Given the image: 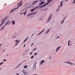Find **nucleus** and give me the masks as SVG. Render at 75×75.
Returning a JSON list of instances; mask_svg holds the SVG:
<instances>
[{"label":"nucleus","mask_w":75,"mask_h":75,"mask_svg":"<svg viewBox=\"0 0 75 75\" xmlns=\"http://www.w3.org/2000/svg\"><path fill=\"white\" fill-rule=\"evenodd\" d=\"M52 14L51 15H50L49 17L48 18V19L47 20V23H49V22H50V21L51 19V18H52Z\"/></svg>","instance_id":"obj_1"},{"label":"nucleus","mask_w":75,"mask_h":75,"mask_svg":"<svg viewBox=\"0 0 75 75\" xmlns=\"http://www.w3.org/2000/svg\"><path fill=\"white\" fill-rule=\"evenodd\" d=\"M24 68H27V65H25L24 67Z\"/></svg>","instance_id":"obj_20"},{"label":"nucleus","mask_w":75,"mask_h":75,"mask_svg":"<svg viewBox=\"0 0 75 75\" xmlns=\"http://www.w3.org/2000/svg\"><path fill=\"white\" fill-rule=\"evenodd\" d=\"M27 10L26 11L25 13H27Z\"/></svg>","instance_id":"obj_63"},{"label":"nucleus","mask_w":75,"mask_h":75,"mask_svg":"<svg viewBox=\"0 0 75 75\" xmlns=\"http://www.w3.org/2000/svg\"><path fill=\"white\" fill-rule=\"evenodd\" d=\"M16 36H13V37H12V39H13V38H16Z\"/></svg>","instance_id":"obj_27"},{"label":"nucleus","mask_w":75,"mask_h":75,"mask_svg":"<svg viewBox=\"0 0 75 75\" xmlns=\"http://www.w3.org/2000/svg\"><path fill=\"white\" fill-rule=\"evenodd\" d=\"M33 15L34 14H37V12H33Z\"/></svg>","instance_id":"obj_31"},{"label":"nucleus","mask_w":75,"mask_h":75,"mask_svg":"<svg viewBox=\"0 0 75 75\" xmlns=\"http://www.w3.org/2000/svg\"><path fill=\"white\" fill-rule=\"evenodd\" d=\"M33 5H34V4H35V3H34V2H33Z\"/></svg>","instance_id":"obj_40"},{"label":"nucleus","mask_w":75,"mask_h":75,"mask_svg":"<svg viewBox=\"0 0 75 75\" xmlns=\"http://www.w3.org/2000/svg\"><path fill=\"white\" fill-rule=\"evenodd\" d=\"M48 10V8H46L45 9V10Z\"/></svg>","instance_id":"obj_56"},{"label":"nucleus","mask_w":75,"mask_h":75,"mask_svg":"<svg viewBox=\"0 0 75 75\" xmlns=\"http://www.w3.org/2000/svg\"><path fill=\"white\" fill-rule=\"evenodd\" d=\"M66 17L67 16H66L65 17V18H64V20H65V18H66Z\"/></svg>","instance_id":"obj_54"},{"label":"nucleus","mask_w":75,"mask_h":75,"mask_svg":"<svg viewBox=\"0 0 75 75\" xmlns=\"http://www.w3.org/2000/svg\"><path fill=\"white\" fill-rule=\"evenodd\" d=\"M37 49V47H36L35 48V49H34L33 51H35V50L36 49Z\"/></svg>","instance_id":"obj_42"},{"label":"nucleus","mask_w":75,"mask_h":75,"mask_svg":"<svg viewBox=\"0 0 75 75\" xmlns=\"http://www.w3.org/2000/svg\"><path fill=\"white\" fill-rule=\"evenodd\" d=\"M18 44V42L17 43H16V44H15V46H16V45H17V44Z\"/></svg>","instance_id":"obj_37"},{"label":"nucleus","mask_w":75,"mask_h":75,"mask_svg":"<svg viewBox=\"0 0 75 75\" xmlns=\"http://www.w3.org/2000/svg\"><path fill=\"white\" fill-rule=\"evenodd\" d=\"M68 0H66V1H68Z\"/></svg>","instance_id":"obj_61"},{"label":"nucleus","mask_w":75,"mask_h":75,"mask_svg":"<svg viewBox=\"0 0 75 75\" xmlns=\"http://www.w3.org/2000/svg\"><path fill=\"white\" fill-rule=\"evenodd\" d=\"M20 75H24V74H20Z\"/></svg>","instance_id":"obj_47"},{"label":"nucleus","mask_w":75,"mask_h":75,"mask_svg":"<svg viewBox=\"0 0 75 75\" xmlns=\"http://www.w3.org/2000/svg\"><path fill=\"white\" fill-rule=\"evenodd\" d=\"M52 58V56H51L49 57V59H50V60Z\"/></svg>","instance_id":"obj_24"},{"label":"nucleus","mask_w":75,"mask_h":75,"mask_svg":"<svg viewBox=\"0 0 75 75\" xmlns=\"http://www.w3.org/2000/svg\"><path fill=\"white\" fill-rule=\"evenodd\" d=\"M70 44V41H69L68 42V45H69Z\"/></svg>","instance_id":"obj_30"},{"label":"nucleus","mask_w":75,"mask_h":75,"mask_svg":"<svg viewBox=\"0 0 75 75\" xmlns=\"http://www.w3.org/2000/svg\"><path fill=\"white\" fill-rule=\"evenodd\" d=\"M23 13V14H24V15H25V14H26V12H24Z\"/></svg>","instance_id":"obj_38"},{"label":"nucleus","mask_w":75,"mask_h":75,"mask_svg":"<svg viewBox=\"0 0 75 75\" xmlns=\"http://www.w3.org/2000/svg\"><path fill=\"white\" fill-rule=\"evenodd\" d=\"M40 8L39 6L36 7V9H37V8Z\"/></svg>","instance_id":"obj_25"},{"label":"nucleus","mask_w":75,"mask_h":75,"mask_svg":"<svg viewBox=\"0 0 75 75\" xmlns=\"http://www.w3.org/2000/svg\"><path fill=\"white\" fill-rule=\"evenodd\" d=\"M15 42H18V40H16L15 41Z\"/></svg>","instance_id":"obj_39"},{"label":"nucleus","mask_w":75,"mask_h":75,"mask_svg":"<svg viewBox=\"0 0 75 75\" xmlns=\"http://www.w3.org/2000/svg\"><path fill=\"white\" fill-rule=\"evenodd\" d=\"M71 45H72V44H69V45H68V46H70Z\"/></svg>","instance_id":"obj_44"},{"label":"nucleus","mask_w":75,"mask_h":75,"mask_svg":"<svg viewBox=\"0 0 75 75\" xmlns=\"http://www.w3.org/2000/svg\"><path fill=\"white\" fill-rule=\"evenodd\" d=\"M33 54V52H32L30 53V55H31V54Z\"/></svg>","instance_id":"obj_51"},{"label":"nucleus","mask_w":75,"mask_h":75,"mask_svg":"<svg viewBox=\"0 0 75 75\" xmlns=\"http://www.w3.org/2000/svg\"><path fill=\"white\" fill-rule=\"evenodd\" d=\"M6 19H4L1 21V23L0 25V27H1V26L3 25V24H4V23H5L6 21Z\"/></svg>","instance_id":"obj_2"},{"label":"nucleus","mask_w":75,"mask_h":75,"mask_svg":"<svg viewBox=\"0 0 75 75\" xmlns=\"http://www.w3.org/2000/svg\"><path fill=\"white\" fill-rule=\"evenodd\" d=\"M37 54H38L37 53H35L34 54V55L35 56V55H37Z\"/></svg>","instance_id":"obj_22"},{"label":"nucleus","mask_w":75,"mask_h":75,"mask_svg":"<svg viewBox=\"0 0 75 75\" xmlns=\"http://www.w3.org/2000/svg\"><path fill=\"white\" fill-rule=\"evenodd\" d=\"M12 23L13 25H15V21H12Z\"/></svg>","instance_id":"obj_16"},{"label":"nucleus","mask_w":75,"mask_h":75,"mask_svg":"<svg viewBox=\"0 0 75 75\" xmlns=\"http://www.w3.org/2000/svg\"><path fill=\"white\" fill-rule=\"evenodd\" d=\"M6 50V49H5V50H4L5 51Z\"/></svg>","instance_id":"obj_64"},{"label":"nucleus","mask_w":75,"mask_h":75,"mask_svg":"<svg viewBox=\"0 0 75 75\" xmlns=\"http://www.w3.org/2000/svg\"><path fill=\"white\" fill-rule=\"evenodd\" d=\"M31 16V13L28 14L27 15V17H28L29 16Z\"/></svg>","instance_id":"obj_18"},{"label":"nucleus","mask_w":75,"mask_h":75,"mask_svg":"<svg viewBox=\"0 0 75 75\" xmlns=\"http://www.w3.org/2000/svg\"><path fill=\"white\" fill-rule=\"evenodd\" d=\"M22 72H23V73L24 74H25V73L26 72V71H25V70H22Z\"/></svg>","instance_id":"obj_17"},{"label":"nucleus","mask_w":75,"mask_h":75,"mask_svg":"<svg viewBox=\"0 0 75 75\" xmlns=\"http://www.w3.org/2000/svg\"><path fill=\"white\" fill-rule=\"evenodd\" d=\"M31 10V12H33V11H34V9L33 8L32 10Z\"/></svg>","instance_id":"obj_21"},{"label":"nucleus","mask_w":75,"mask_h":75,"mask_svg":"<svg viewBox=\"0 0 75 75\" xmlns=\"http://www.w3.org/2000/svg\"><path fill=\"white\" fill-rule=\"evenodd\" d=\"M18 8V7L16 8H14L13 9H12V10L11 11V13H13V11H15V10H16V9H17V8Z\"/></svg>","instance_id":"obj_10"},{"label":"nucleus","mask_w":75,"mask_h":75,"mask_svg":"<svg viewBox=\"0 0 75 75\" xmlns=\"http://www.w3.org/2000/svg\"><path fill=\"white\" fill-rule=\"evenodd\" d=\"M44 30H45V29H44L42 30L39 33L38 35H40V34H41V33H42V32H43V31H44Z\"/></svg>","instance_id":"obj_13"},{"label":"nucleus","mask_w":75,"mask_h":75,"mask_svg":"<svg viewBox=\"0 0 75 75\" xmlns=\"http://www.w3.org/2000/svg\"><path fill=\"white\" fill-rule=\"evenodd\" d=\"M27 39H26L25 40V41H27Z\"/></svg>","instance_id":"obj_49"},{"label":"nucleus","mask_w":75,"mask_h":75,"mask_svg":"<svg viewBox=\"0 0 75 75\" xmlns=\"http://www.w3.org/2000/svg\"><path fill=\"white\" fill-rule=\"evenodd\" d=\"M62 1H61V3H60V6H58V8H59V7H61V6H62V3H63V2Z\"/></svg>","instance_id":"obj_12"},{"label":"nucleus","mask_w":75,"mask_h":75,"mask_svg":"<svg viewBox=\"0 0 75 75\" xmlns=\"http://www.w3.org/2000/svg\"><path fill=\"white\" fill-rule=\"evenodd\" d=\"M40 1H41V3H42V1H41V0Z\"/></svg>","instance_id":"obj_58"},{"label":"nucleus","mask_w":75,"mask_h":75,"mask_svg":"<svg viewBox=\"0 0 75 75\" xmlns=\"http://www.w3.org/2000/svg\"><path fill=\"white\" fill-rule=\"evenodd\" d=\"M10 22H9L8 23V24H10Z\"/></svg>","instance_id":"obj_59"},{"label":"nucleus","mask_w":75,"mask_h":75,"mask_svg":"<svg viewBox=\"0 0 75 75\" xmlns=\"http://www.w3.org/2000/svg\"><path fill=\"white\" fill-rule=\"evenodd\" d=\"M50 30H51V29H49L48 30H47L46 32V34H47L48 32H49V31H50Z\"/></svg>","instance_id":"obj_19"},{"label":"nucleus","mask_w":75,"mask_h":75,"mask_svg":"<svg viewBox=\"0 0 75 75\" xmlns=\"http://www.w3.org/2000/svg\"><path fill=\"white\" fill-rule=\"evenodd\" d=\"M33 9H34V10H36V9H37L36 7L33 8Z\"/></svg>","instance_id":"obj_35"},{"label":"nucleus","mask_w":75,"mask_h":75,"mask_svg":"<svg viewBox=\"0 0 75 75\" xmlns=\"http://www.w3.org/2000/svg\"><path fill=\"white\" fill-rule=\"evenodd\" d=\"M35 3H38V1H36L35 2H34Z\"/></svg>","instance_id":"obj_34"},{"label":"nucleus","mask_w":75,"mask_h":75,"mask_svg":"<svg viewBox=\"0 0 75 75\" xmlns=\"http://www.w3.org/2000/svg\"><path fill=\"white\" fill-rule=\"evenodd\" d=\"M34 34H33L32 35L33 36V35H34Z\"/></svg>","instance_id":"obj_62"},{"label":"nucleus","mask_w":75,"mask_h":75,"mask_svg":"<svg viewBox=\"0 0 75 75\" xmlns=\"http://www.w3.org/2000/svg\"><path fill=\"white\" fill-rule=\"evenodd\" d=\"M22 64L21 63H20L19 64V65H18L17 67H16V69H17V68H18V67L20 66V65H21Z\"/></svg>","instance_id":"obj_14"},{"label":"nucleus","mask_w":75,"mask_h":75,"mask_svg":"<svg viewBox=\"0 0 75 75\" xmlns=\"http://www.w3.org/2000/svg\"><path fill=\"white\" fill-rule=\"evenodd\" d=\"M25 40H24V41H23V42L24 43L25 42Z\"/></svg>","instance_id":"obj_60"},{"label":"nucleus","mask_w":75,"mask_h":75,"mask_svg":"<svg viewBox=\"0 0 75 75\" xmlns=\"http://www.w3.org/2000/svg\"><path fill=\"white\" fill-rule=\"evenodd\" d=\"M42 2H41L39 4V6H41V5H42Z\"/></svg>","instance_id":"obj_29"},{"label":"nucleus","mask_w":75,"mask_h":75,"mask_svg":"<svg viewBox=\"0 0 75 75\" xmlns=\"http://www.w3.org/2000/svg\"><path fill=\"white\" fill-rule=\"evenodd\" d=\"M45 60H42L41 61V62H40V65H41V64H43V63H44V62H45Z\"/></svg>","instance_id":"obj_11"},{"label":"nucleus","mask_w":75,"mask_h":75,"mask_svg":"<svg viewBox=\"0 0 75 75\" xmlns=\"http://www.w3.org/2000/svg\"><path fill=\"white\" fill-rule=\"evenodd\" d=\"M1 63H2V64H3V62H2Z\"/></svg>","instance_id":"obj_57"},{"label":"nucleus","mask_w":75,"mask_h":75,"mask_svg":"<svg viewBox=\"0 0 75 75\" xmlns=\"http://www.w3.org/2000/svg\"><path fill=\"white\" fill-rule=\"evenodd\" d=\"M72 3H73V4H74L75 3V0H74L72 2Z\"/></svg>","instance_id":"obj_28"},{"label":"nucleus","mask_w":75,"mask_h":75,"mask_svg":"<svg viewBox=\"0 0 75 75\" xmlns=\"http://www.w3.org/2000/svg\"><path fill=\"white\" fill-rule=\"evenodd\" d=\"M64 63H65V64H69V65H74V63H72L71 62H64Z\"/></svg>","instance_id":"obj_6"},{"label":"nucleus","mask_w":75,"mask_h":75,"mask_svg":"<svg viewBox=\"0 0 75 75\" xmlns=\"http://www.w3.org/2000/svg\"><path fill=\"white\" fill-rule=\"evenodd\" d=\"M59 10V8H58L57 9L56 12H57V11H58Z\"/></svg>","instance_id":"obj_26"},{"label":"nucleus","mask_w":75,"mask_h":75,"mask_svg":"<svg viewBox=\"0 0 75 75\" xmlns=\"http://www.w3.org/2000/svg\"><path fill=\"white\" fill-rule=\"evenodd\" d=\"M39 21H43L42 19V18H40L39 20Z\"/></svg>","instance_id":"obj_23"},{"label":"nucleus","mask_w":75,"mask_h":75,"mask_svg":"<svg viewBox=\"0 0 75 75\" xmlns=\"http://www.w3.org/2000/svg\"><path fill=\"white\" fill-rule=\"evenodd\" d=\"M33 5H34V4H35V3H34V2H33Z\"/></svg>","instance_id":"obj_41"},{"label":"nucleus","mask_w":75,"mask_h":75,"mask_svg":"<svg viewBox=\"0 0 75 75\" xmlns=\"http://www.w3.org/2000/svg\"><path fill=\"white\" fill-rule=\"evenodd\" d=\"M23 13H20V15H21V14H23Z\"/></svg>","instance_id":"obj_53"},{"label":"nucleus","mask_w":75,"mask_h":75,"mask_svg":"<svg viewBox=\"0 0 75 75\" xmlns=\"http://www.w3.org/2000/svg\"><path fill=\"white\" fill-rule=\"evenodd\" d=\"M42 4H44V3H45V2H42Z\"/></svg>","instance_id":"obj_43"},{"label":"nucleus","mask_w":75,"mask_h":75,"mask_svg":"<svg viewBox=\"0 0 75 75\" xmlns=\"http://www.w3.org/2000/svg\"><path fill=\"white\" fill-rule=\"evenodd\" d=\"M25 47V44L24 46H23V48H24V47Z\"/></svg>","instance_id":"obj_52"},{"label":"nucleus","mask_w":75,"mask_h":75,"mask_svg":"<svg viewBox=\"0 0 75 75\" xmlns=\"http://www.w3.org/2000/svg\"><path fill=\"white\" fill-rule=\"evenodd\" d=\"M9 22V20H8L7 23H6V24H5V25L2 27V28H1L0 29V31H1V30H4V27H5V26H6V25H7V24H8V22Z\"/></svg>","instance_id":"obj_4"},{"label":"nucleus","mask_w":75,"mask_h":75,"mask_svg":"<svg viewBox=\"0 0 75 75\" xmlns=\"http://www.w3.org/2000/svg\"><path fill=\"white\" fill-rule=\"evenodd\" d=\"M59 37H60V36H59L57 37V39H58V38H59Z\"/></svg>","instance_id":"obj_48"},{"label":"nucleus","mask_w":75,"mask_h":75,"mask_svg":"<svg viewBox=\"0 0 75 75\" xmlns=\"http://www.w3.org/2000/svg\"><path fill=\"white\" fill-rule=\"evenodd\" d=\"M59 48H61V47H59L57 48V50L56 51V52H57V51H58V50H59Z\"/></svg>","instance_id":"obj_15"},{"label":"nucleus","mask_w":75,"mask_h":75,"mask_svg":"<svg viewBox=\"0 0 75 75\" xmlns=\"http://www.w3.org/2000/svg\"><path fill=\"white\" fill-rule=\"evenodd\" d=\"M34 45V43H33L31 45V46H32L33 45Z\"/></svg>","instance_id":"obj_50"},{"label":"nucleus","mask_w":75,"mask_h":75,"mask_svg":"<svg viewBox=\"0 0 75 75\" xmlns=\"http://www.w3.org/2000/svg\"><path fill=\"white\" fill-rule=\"evenodd\" d=\"M2 64L1 63H0V65H1Z\"/></svg>","instance_id":"obj_55"},{"label":"nucleus","mask_w":75,"mask_h":75,"mask_svg":"<svg viewBox=\"0 0 75 75\" xmlns=\"http://www.w3.org/2000/svg\"><path fill=\"white\" fill-rule=\"evenodd\" d=\"M31 13V15L32 16V15H34V14L33 13V12H32Z\"/></svg>","instance_id":"obj_36"},{"label":"nucleus","mask_w":75,"mask_h":75,"mask_svg":"<svg viewBox=\"0 0 75 75\" xmlns=\"http://www.w3.org/2000/svg\"><path fill=\"white\" fill-rule=\"evenodd\" d=\"M30 74V72L26 71L25 73V74H24V75H29Z\"/></svg>","instance_id":"obj_9"},{"label":"nucleus","mask_w":75,"mask_h":75,"mask_svg":"<svg viewBox=\"0 0 75 75\" xmlns=\"http://www.w3.org/2000/svg\"><path fill=\"white\" fill-rule=\"evenodd\" d=\"M23 4V1H20V3H18L17 5V6H18V7H20Z\"/></svg>","instance_id":"obj_5"},{"label":"nucleus","mask_w":75,"mask_h":75,"mask_svg":"<svg viewBox=\"0 0 75 75\" xmlns=\"http://www.w3.org/2000/svg\"><path fill=\"white\" fill-rule=\"evenodd\" d=\"M53 1V0H47V1L46 2V3L47 4H50V3H51L52 1Z\"/></svg>","instance_id":"obj_8"},{"label":"nucleus","mask_w":75,"mask_h":75,"mask_svg":"<svg viewBox=\"0 0 75 75\" xmlns=\"http://www.w3.org/2000/svg\"><path fill=\"white\" fill-rule=\"evenodd\" d=\"M36 64H37V62H36L34 64L32 69L33 70H35V69L36 68Z\"/></svg>","instance_id":"obj_7"},{"label":"nucleus","mask_w":75,"mask_h":75,"mask_svg":"<svg viewBox=\"0 0 75 75\" xmlns=\"http://www.w3.org/2000/svg\"><path fill=\"white\" fill-rule=\"evenodd\" d=\"M64 21V20H63L61 22V23H63Z\"/></svg>","instance_id":"obj_33"},{"label":"nucleus","mask_w":75,"mask_h":75,"mask_svg":"<svg viewBox=\"0 0 75 75\" xmlns=\"http://www.w3.org/2000/svg\"><path fill=\"white\" fill-rule=\"evenodd\" d=\"M34 56L33 55L31 57V59H33V58H34Z\"/></svg>","instance_id":"obj_32"},{"label":"nucleus","mask_w":75,"mask_h":75,"mask_svg":"<svg viewBox=\"0 0 75 75\" xmlns=\"http://www.w3.org/2000/svg\"><path fill=\"white\" fill-rule=\"evenodd\" d=\"M16 75H19V73H16Z\"/></svg>","instance_id":"obj_46"},{"label":"nucleus","mask_w":75,"mask_h":75,"mask_svg":"<svg viewBox=\"0 0 75 75\" xmlns=\"http://www.w3.org/2000/svg\"><path fill=\"white\" fill-rule=\"evenodd\" d=\"M6 59H5L3 60V61H6Z\"/></svg>","instance_id":"obj_45"},{"label":"nucleus","mask_w":75,"mask_h":75,"mask_svg":"<svg viewBox=\"0 0 75 75\" xmlns=\"http://www.w3.org/2000/svg\"><path fill=\"white\" fill-rule=\"evenodd\" d=\"M47 5V4L46 3L45 4L39 6V7L40 8H43V7H45Z\"/></svg>","instance_id":"obj_3"}]
</instances>
